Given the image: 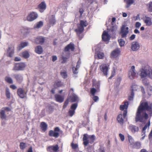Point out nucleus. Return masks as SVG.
<instances>
[{
  "mask_svg": "<svg viewBox=\"0 0 152 152\" xmlns=\"http://www.w3.org/2000/svg\"><path fill=\"white\" fill-rule=\"evenodd\" d=\"M146 110L151 112L152 114V108L151 106L148 105V103L146 102H141L137 108L135 118L136 122L140 121L145 122L148 118V114L145 112Z\"/></svg>",
  "mask_w": 152,
  "mask_h": 152,
  "instance_id": "obj_1",
  "label": "nucleus"
},
{
  "mask_svg": "<svg viewBox=\"0 0 152 152\" xmlns=\"http://www.w3.org/2000/svg\"><path fill=\"white\" fill-rule=\"evenodd\" d=\"M139 75L141 78L148 76L152 79V70L148 66H146L140 69Z\"/></svg>",
  "mask_w": 152,
  "mask_h": 152,
  "instance_id": "obj_2",
  "label": "nucleus"
},
{
  "mask_svg": "<svg viewBox=\"0 0 152 152\" xmlns=\"http://www.w3.org/2000/svg\"><path fill=\"white\" fill-rule=\"evenodd\" d=\"M88 25V22L86 21L80 20V23L78 25V28L75 30V31L77 34L82 33L84 30V27H86Z\"/></svg>",
  "mask_w": 152,
  "mask_h": 152,
  "instance_id": "obj_3",
  "label": "nucleus"
},
{
  "mask_svg": "<svg viewBox=\"0 0 152 152\" xmlns=\"http://www.w3.org/2000/svg\"><path fill=\"white\" fill-rule=\"evenodd\" d=\"M38 15L35 12H32L29 14L27 16L26 19L29 21H32L36 19L38 17Z\"/></svg>",
  "mask_w": 152,
  "mask_h": 152,
  "instance_id": "obj_4",
  "label": "nucleus"
},
{
  "mask_svg": "<svg viewBox=\"0 0 152 152\" xmlns=\"http://www.w3.org/2000/svg\"><path fill=\"white\" fill-rule=\"evenodd\" d=\"M127 111L124 110V111L123 115L120 114L118 116L117 119L118 122L120 124H122L124 123V119L126 118Z\"/></svg>",
  "mask_w": 152,
  "mask_h": 152,
  "instance_id": "obj_5",
  "label": "nucleus"
},
{
  "mask_svg": "<svg viewBox=\"0 0 152 152\" xmlns=\"http://www.w3.org/2000/svg\"><path fill=\"white\" fill-rule=\"evenodd\" d=\"M136 75V72L135 69V66H133L131 67L130 70L129 71L128 76L130 79L132 80L135 78Z\"/></svg>",
  "mask_w": 152,
  "mask_h": 152,
  "instance_id": "obj_6",
  "label": "nucleus"
},
{
  "mask_svg": "<svg viewBox=\"0 0 152 152\" xmlns=\"http://www.w3.org/2000/svg\"><path fill=\"white\" fill-rule=\"evenodd\" d=\"M129 28L126 27L125 26H122L121 32V37L122 38L125 37L126 36L127 34L129 33Z\"/></svg>",
  "mask_w": 152,
  "mask_h": 152,
  "instance_id": "obj_7",
  "label": "nucleus"
},
{
  "mask_svg": "<svg viewBox=\"0 0 152 152\" xmlns=\"http://www.w3.org/2000/svg\"><path fill=\"white\" fill-rule=\"evenodd\" d=\"M26 65L24 63L17 64L15 66L14 69L16 71L22 70L24 69Z\"/></svg>",
  "mask_w": 152,
  "mask_h": 152,
  "instance_id": "obj_8",
  "label": "nucleus"
},
{
  "mask_svg": "<svg viewBox=\"0 0 152 152\" xmlns=\"http://www.w3.org/2000/svg\"><path fill=\"white\" fill-rule=\"evenodd\" d=\"M77 104L74 103L71 106L69 112V114L70 116H72L75 114V110L77 107Z\"/></svg>",
  "mask_w": 152,
  "mask_h": 152,
  "instance_id": "obj_9",
  "label": "nucleus"
},
{
  "mask_svg": "<svg viewBox=\"0 0 152 152\" xmlns=\"http://www.w3.org/2000/svg\"><path fill=\"white\" fill-rule=\"evenodd\" d=\"M39 10L41 12H43L46 8V4L44 1L42 2L37 7Z\"/></svg>",
  "mask_w": 152,
  "mask_h": 152,
  "instance_id": "obj_10",
  "label": "nucleus"
},
{
  "mask_svg": "<svg viewBox=\"0 0 152 152\" xmlns=\"http://www.w3.org/2000/svg\"><path fill=\"white\" fill-rule=\"evenodd\" d=\"M17 93L18 96L22 98L26 97V92L22 88H19L18 90Z\"/></svg>",
  "mask_w": 152,
  "mask_h": 152,
  "instance_id": "obj_11",
  "label": "nucleus"
},
{
  "mask_svg": "<svg viewBox=\"0 0 152 152\" xmlns=\"http://www.w3.org/2000/svg\"><path fill=\"white\" fill-rule=\"evenodd\" d=\"M100 70L104 75H107L108 70V67L105 64H102L100 66Z\"/></svg>",
  "mask_w": 152,
  "mask_h": 152,
  "instance_id": "obj_12",
  "label": "nucleus"
},
{
  "mask_svg": "<svg viewBox=\"0 0 152 152\" xmlns=\"http://www.w3.org/2000/svg\"><path fill=\"white\" fill-rule=\"evenodd\" d=\"M140 45L138 42H134L132 43L131 49L133 51H137L140 48Z\"/></svg>",
  "mask_w": 152,
  "mask_h": 152,
  "instance_id": "obj_13",
  "label": "nucleus"
},
{
  "mask_svg": "<svg viewBox=\"0 0 152 152\" xmlns=\"http://www.w3.org/2000/svg\"><path fill=\"white\" fill-rule=\"evenodd\" d=\"M14 47L13 45L9 46L8 49L7 50V54L8 56L11 57L14 53Z\"/></svg>",
  "mask_w": 152,
  "mask_h": 152,
  "instance_id": "obj_14",
  "label": "nucleus"
},
{
  "mask_svg": "<svg viewBox=\"0 0 152 152\" xmlns=\"http://www.w3.org/2000/svg\"><path fill=\"white\" fill-rule=\"evenodd\" d=\"M102 38L103 40L104 41H107L110 40V36L108 34L107 32L104 31L102 35Z\"/></svg>",
  "mask_w": 152,
  "mask_h": 152,
  "instance_id": "obj_15",
  "label": "nucleus"
},
{
  "mask_svg": "<svg viewBox=\"0 0 152 152\" xmlns=\"http://www.w3.org/2000/svg\"><path fill=\"white\" fill-rule=\"evenodd\" d=\"M120 51L118 49H116L112 51L111 54V58H116L120 54Z\"/></svg>",
  "mask_w": 152,
  "mask_h": 152,
  "instance_id": "obj_16",
  "label": "nucleus"
},
{
  "mask_svg": "<svg viewBox=\"0 0 152 152\" xmlns=\"http://www.w3.org/2000/svg\"><path fill=\"white\" fill-rule=\"evenodd\" d=\"M59 147L58 145H56L55 146H51L48 148L47 150L48 151L52 152V151L54 152H56L58 149Z\"/></svg>",
  "mask_w": 152,
  "mask_h": 152,
  "instance_id": "obj_17",
  "label": "nucleus"
},
{
  "mask_svg": "<svg viewBox=\"0 0 152 152\" xmlns=\"http://www.w3.org/2000/svg\"><path fill=\"white\" fill-rule=\"evenodd\" d=\"M43 25V22L42 21H40L35 23L33 27L35 29H38L42 27Z\"/></svg>",
  "mask_w": 152,
  "mask_h": 152,
  "instance_id": "obj_18",
  "label": "nucleus"
},
{
  "mask_svg": "<svg viewBox=\"0 0 152 152\" xmlns=\"http://www.w3.org/2000/svg\"><path fill=\"white\" fill-rule=\"evenodd\" d=\"M74 49V45L72 43L68 45L65 48V51H68L69 50H71V51H73Z\"/></svg>",
  "mask_w": 152,
  "mask_h": 152,
  "instance_id": "obj_19",
  "label": "nucleus"
},
{
  "mask_svg": "<svg viewBox=\"0 0 152 152\" xmlns=\"http://www.w3.org/2000/svg\"><path fill=\"white\" fill-rule=\"evenodd\" d=\"M137 85H134L132 86V89L131 92V94L129 97V99L130 100H132L133 99V97L134 96V93L133 92V91L137 90L135 88H137Z\"/></svg>",
  "mask_w": 152,
  "mask_h": 152,
  "instance_id": "obj_20",
  "label": "nucleus"
},
{
  "mask_svg": "<svg viewBox=\"0 0 152 152\" xmlns=\"http://www.w3.org/2000/svg\"><path fill=\"white\" fill-rule=\"evenodd\" d=\"M45 39L42 37H39L35 39V42L37 44H42L45 42Z\"/></svg>",
  "mask_w": 152,
  "mask_h": 152,
  "instance_id": "obj_21",
  "label": "nucleus"
},
{
  "mask_svg": "<svg viewBox=\"0 0 152 152\" xmlns=\"http://www.w3.org/2000/svg\"><path fill=\"white\" fill-rule=\"evenodd\" d=\"M55 98L56 100L59 102H62L64 99L63 96L58 94H56L55 95Z\"/></svg>",
  "mask_w": 152,
  "mask_h": 152,
  "instance_id": "obj_22",
  "label": "nucleus"
},
{
  "mask_svg": "<svg viewBox=\"0 0 152 152\" xmlns=\"http://www.w3.org/2000/svg\"><path fill=\"white\" fill-rule=\"evenodd\" d=\"M49 135L50 136H53L57 138L59 135V133L58 132H54L53 130H50L49 131Z\"/></svg>",
  "mask_w": 152,
  "mask_h": 152,
  "instance_id": "obj_23",
  "label": "nucleus"
},
{
  "mask_svg": "<svg viewBox=\"0 0 152 152\" xmlns=\"http://www.w3.org/2000/svg\"><path fill=\"white\" fill-rule=\"evenodd\" d=\"M112 26L110 27L109 26L108 27V29L109 30V31L115 32L117 29V26L115 24Z\"/></svg>",
  "mask_w": 152,
  "mask_h": 152,
  "instance_id": "obj_24",
  "label": "nucleus"
},
{
  "mask_svg": "<svg viewBox=\"0 0 152 152\" xmlns=\"http://www.w3.org/2000/svg\"><path fill=\"white\" fill-rule=\"evenodd\" d=\"M128 141L130 143V146L131 147H132L134 146V144L135 142H134V140L132 137L129 135L128 136Z\"/></svg>",
  "mask_w": 152,
  "mask_h": 152,
  "instance_id": "obj_25",
  "label": "nucleus"
},
{
  "mask_svg": "<svg viewBox=\"0 0 152 152\" xmlns=\"http://www.w3.org/2000/svg\"><path fill=\"white\" fill-rule=\"evenodd\" d=\"M130 129L131 130V131L135 133L136 132H137L139 130V128L135 126H129Z\"/></svg>",
  "mask_w": 152,
  "mask_h": 152,
  "instance_id": "obj_26",
  "label": "nucleus"
},
{
  "mask_svg": "<svg viewBox=\"0 0 152 152\" xmlns=\"http://www.w3.org/2000/svg\"><path fill=\"white\" fill-rule=\"evenodd\" d=\"M42 48L40 46H38L35 49V52L39 54H41L42 52Z\"/></svg>",
  "mask_w": 152,
  "mask_h": 152,
  "instance_id": "obj_27",
  "label": "nucleus"
},
{
  "mask_svg": "<svg viewBox=\"0 0 152 152\" xmlns=\"http://www.w3.org/2000/svg\"><path fill=\"white\" fill-rule=\"evenodd\" d=\"M150 125V121H149L148 123L147 124H146L144 127L142 129V135L143 136V134H144L145 133V130L147 129V128H149V127Z\"/></svg>",
  "mask_w": 152,
  "mask_h": 152,
  "instance_id": "obj_28",
  "label": "nucleus"
},
{
  "mask_svg": "<svg viewBox=\"0 0 152 152\" xmlns=\"http://www.w3.org/2000/svg\"><path fill=\"white\" fill-rule=\"evenodd\" d=\"M129 105L128 102H125L124 104L123 105H121L120 106V109L121 110H123L124 109H125L126 110H126L127 111V109L128 107V105Z\"/></svg>",
  "mask_w": 152,
  "mask_h": 152,
  "instance_id": "obj_29",
  "label": "nucleus"
},
{
  "mask_svg": "<svg viewBox=\"0 0 152 152\" xmlns=\"http://www.w3.org/2000/svg\"><path fill=\"white\" fill-rule=\"evenodd\" d=\"M55 22L56 20L55 16L52 15L50 18L49 23L50 24L53 25L55 24Z\"/></svg>",
  "mask_w": 152,
  "mask_h": 152,
  "instance_id": "obj_30",
  "label": "nucleus"
},
{
  "mask_svg": "<svg viewBox=\"0 0 152 152\" xmlns=\"http://www.w3.org/2000/svg\"><path fill=\"white\" fill-rule=\"evenodd\" d=\"M145 23L148 25L150 26L151 24V19L149 17H145Z\"/></svg>",
  "mask_w": 152,
  "mask_h": 152,
  "instance_id": "obj_31",
  "label": "nucleus"
},
{
  "mask_svg": "<svg viewBox=\"0 0 152 152\" xmlns=\"http://www.w3.org/2000/svg\"><path fill=\"white\" fill-rule=\"evenodd\" d=\"M40 126L42 130L43 131H45L46 130L47 128V125L44 122H42Z\"/></svg>",
  "mask_w": 152,
  "mask_h": 152,
  "instance_id": "obj_32",
  "label": "nucleus"
},
{
  "mask_svg": "<svg viewBox=\"0 0 152 152\" xmlns=\"http://www.w3.org/2000/svg\"><path fill=\"white\" fill-rule=\"evenodd\" d=\"M124 1L127 4L126 6L127 8L129 7L130 5L133 4L134 2V0H124Z\"/></svg>",
  "mask_w": 152,
  "mask_h": 152,
  "instance_id": "obj_33",
  "label": "nucleus"
},
{
  "mask_svg": "<svg viewBox=\"0 0 152 152\" xmlns=\"http://www.w3.org/2000/svg\"><path fill=\"white\" fill-rule=\"evenodd\" d=\"M22 55L23 57L26 58H28L30 56L29 52L27 51H25L22 53Z\"/></svg>",
  "mask_w": 152,
  "mask_h": 152,
  "instance_id": "obj_34",
  "label": "nucleus"
},
{
  "mask_svg": "<svg viewBox=\"0 0 152 152\" xmlns=\"http://www.w3.org/2000/svg\"><path fill=\"white\" fill-rule=\"evenodd\" d=\"M140 143L138 142H135L134 144V146H132V148H139L140 147Z\"/></svg>",
  "mask_w": 152,
  "mask_h": 152,
  "instance_id": "obj_35",
  "label": "nucleus"
},
{
  "mask_svg": "<svg viewBox=\"0 0 152 152\" xmlns=\"http://www.w3.org/2000/svg\"><path fill=\"white\" fill-rule=\"evenodd\" d=\"M6 95L8 99H10L11 97V94L10 92L9 89L8 88L6 89Z\"/></svg>",
  "mask_w": 152,
  "mask_h": 152,
  "instance_id": "obj_36",
  "label": "nucleus"
},
{
  "mask_svg": "<svg viewBox=\"0 0 152 152\" xmlns=\"http://www.w3.org/2000/svg\"><path fill=\"white\" fill-rule=\"evenodd\" d=\"M20 148L23 150L26 147V145L25 143L23 142L20 143Z\"/></svg>",
  "mask_w": 152,
  "mask_h": 152,
  "instance_id": "obj_37",
  "label": "nucleus"
},
{
  "mask_svg": "<svg viewBox=\"0 0 152 152\" xmlns=\"http://www.w3.org/2000/svg\"><path fill=\"white\" fill-rule=\"evenodd\" d=\"M118 42L120 45L121 47H122L124 46L125 43V42L123 39H118Z\"/></svg>",
  "mask_w": 152,
  "mask_h": 152,
  "instance_id": "obj_38",
  "label": "nucleus"
},
{
  "mask_svg": "<svg viewBox=\"0 0 152 152\" xmlns=\"http://www.w3.org/2000/svg\"><path fill=\"white\" fill-rule=\"evenodd\" d=\"M61 76L64 78H66L67 77V75L66 71H63L61 72Z\"/></svg>",
  "mask_w": 152,
  "mask_h": 152,
  "instance_id": "obj_39",
  "label": "nucleus"
},
{
  "mask_svg": "<svg viewBox=\"0 0 152 152\" xmlns=\"http://www.w3.org/2000/svg\"><path fill=\"white\" fill-rule=\"evenodd\" d=\"M97 55L98 56V58H99L101 59L104 56V54L103 53L101 52H97Z\"/></svg>",
  "mask_w": 152,
  "mask_h": 152,
  "instance_id": "obj_40",
  "label": "nucleus"
},
{
  "mask_svg": "<svg viewBox=\"0 0 152 152\" xmlns=\"http://www.w3.org/2000/svg\"><path fill=\"white\" fill-rule=\"evenodd\" d=\"M6 117V115L5 114V112L4 110H2L1 112V118L2 119H5Z\"/></svg>",
  "mask_w": 152,
  "mask_h": 152,
  "instance_id": "obj_41",
  "label": "nucleus"
},
{
  "mask_svg": "<svg viewBox=\"0 0 152 152\" xmlns=\"http://www.w3.org/2000/svg\"><path fill=\"white\" fill-rule=\"evenodd\" d=\"M5 80L10 83H13L12 78L9 77H6Z\"/></svg>",
  "mask_w": 152,
  "mask_h": 152,
  "instance_id": "obj_42",
  "label": "nucleus"
},
{
  "mask_svg": "<svg viewBox=\"0 0 152 152\" xmlns=\"http://www.w3.org/2000/svg\"><path fill=\"white\" fill-rule=\"evenodd\" d=\"M28 45V43L27 42H24L21 43L20 46L22 48H23Z\"/></svg>",
  "mask_w": 152,
  "mask_h": 152,
  "instance_id": "obj_43",
  "label": "nucleus"
},
{
  "mask_svg": "<svg viewBox=\"0 0 152 152\" xmlns=\"http://www.w3.org/2000/svg\"><path fill=\"white\" fill-rule=\"evenodd\" d=\"M147 91L149 95H151L152 93V86H149L147 88Z\"/></svg>",
  "mask_w": 152,
  "mask_h": 152,
  "instance_id": "obj_44",
  "label": "nucleus"
},
{
  "mask_svg": "<svg viewBox=\"0 0 152 152\" xmlns=\"http://www.w3.org/2000/svg\"><path fill=\"white\" fill-rule=\"evenodd\" d=\"M77 99V97L76 95H73L71 98L72 101L73 102L76 101Z\"/></svg>",
  "mask_w": 152,
  "mask_h": 152,
  "instance_id": "obj_45",
  "label": "nucleus"
},
{
  "mask_svg": "<svg viewBox=\"0 0 152 152\" xmlns=\"http://www.w3.org/2000/svg\"><path fill=\"white\" fill-rule=\"evenodd\" d=\"M79 67V66L78 65V64H77L76 66V67H73L72 68V70L73 71V72L74 74H77V68H78Z\"/></svg>",
  "mask_w": 152,
  "mask_h": 152,
  "instance_id": "obj_46",
  "label": "nucleus"
},
{
  "mask_svg": "<svg viewBox=\"0 0 152 152\" xmlns=\"http://www.w3.org/2000/svg\"><path fill=\"white\" fill-rule=\"evenodd\" d=\"M96 90L94 88H91V93L93 96H94L95 95V93H96Z\"/></svg>",
  "mask_w": 152,
  "mask_h": 152,
  "instance_id": "obj_47",
  "label": "nucleus"
},
{
  "mask_svg": "<svg viewBox=\"0 0 152 152\" xmlns=\"http://www.w3.org/2000/svg\"><path fill=\"white\" fill-rule=\"evenodd\" d=\"M119 136L121 141L122 142L124 141L125 139L124 135L121 133H120L119 134Z\"/></svg>",
  "mask_w": 152,
  "mask_h": 152,
  "instance_id": "obj_48",
  "label": "nucleus"
},
{
  "mask_svg": "<svg viewBox=\"0 0 152 152\" xmlns=\"http://www.w3.org/2000/svg\"><path fill=\"white\" fill-rule=\"evenodd\" d=\"M148 10L150 12H152V2H150L148 4Z\"/></svg>",
  "mask_w": 152,
  "mask_h": 152,
  "instance_id": "obj_49",
  "label": "nucleus"
},
{
  "mask_svg": "<svg viewBox=\"0 0 152 152\" xmlns=\"http://www.w3.org/2000/svg\"><path fill=\"white\" fill-rule=\"evenodd\" d=\"M15 77L18 80H20L22 79V77L21 75H15Z\"/></svg>",
  "mask_w": 152,
  "mask_h": 152,
  "instance_id": "obj_50",
  "label": "nucleus"
},
{
  "mask_svg": "<svg viewBox=\"0 0 152 152\" xmlns=\"http://www.w3.org/2000/svg\"><path fill=\"white\" fill-rule=\"evenodd\" d=\"M71 146L72 148L73 149H76L78 147V145L77 144H74L72 142L71 144Z\"/></svg>",
  "mask_w": 152,
  "mask_h": 152,
  "instance_id": "obj_51",
  "label": "nucleus"
},
{
  "mask_svg": "<svg viewBox=\"0 0 152 152\" xmlns=\"http://www.w3.org/2000/svg\"><path fill=\"white\" fill-rule=\"evenodd\" d=\"M83 141L88 140V134H85L83 135Z\"/></svg>",
  "mask_w": 152,
  "mask_h": 152,
  "instance_id": "obj_52",
  "label": "nucleus"
},
{
  "mask_svg": "<svg viewBox=\"0 0 152 152\" xmlns=\"http://www.w3.org/2000/svg\"><path fill=\"white\" fill-rule=\"evenodd\" d=\"M93 86H95L96 88H97V89H98L99 87L100 84L99 82L96 83V84H95V83H94L93 84Z\"/></svg>",
  "mask_w": 152,
  "mask_h": 152,
  "instance_id": "obj_53",
  "label": "nucleus"
},
{
  "mask_svg": "<svg viewBox=\"0 0 152 152\" xmlns=\"http://www.w3.org/2000/svg\"><path fill=\"white\" fill-rule=\"evenodd\" d=\"M99 152H105V149L102 147H100L99 149Z\"/></svg>",
  "mask_w": 152,
  "mask_h": 152,
  "instance_id": "obj_54",
  "label": "nucleus"
},
{
  "mask_svg": "<svg viewBox=\"0 0 152 152\" xmlns=\"http://www.w3.org/2000/svg\"><path fill=\"white\" fill-rule=\"evenodd\" d=\"M141 25L140 23L139 22H136L135 25V26L137 28H139Z\"/></svg>",
  "mask_w": 152,
  "mask_h": 152,
  "instance_id": "obj_55",
  "label": "nucleus"
},
{
  "mask_svg": "<svg viewBox=\"0 0 152 152\" xmlns=\"http://www.w3.org/2000/svg\"><path fill=\"white\" fill-rule=\"evenodd\" d=\"M93 96H94L93 98V100L95 102H96L98 99L99 97L97 96H95L94 95Z\"/></svg>",
  "mask_w": 152,
  "mask_h": 152,
  "instance_id": "obj_56",
  "label": "nucleus"
},
{
  "mask_svg": "<svg viewBox=\"0 0 152 152\" xmlns=\"http://www.w3.org/2000/svg\"><path fill=\"white\" fill-rule=\"evenodd\" d=\"M68 103H69L68 100H66L64 103V105L63 106V107L64 108L66 107V106H67V105L68 104Z\"/></svg>",
  "mask_w": 152,
  "mask_h": 152,
  "instance_id": "obj_57",
  "label": "nucleus"
},
{
  "mask_svg": "<svg viewBox=\"0 0 152 152\" xmlns=\"http://www.w3.org/2000/svg\"><path fill=\"white\" fill-rule=\"evenodd\" d=\"M91 141L92 142H94V140L95 139V136L94 135H92L91 137V138L90 139Z\"/></svg>",
  "mask_w": 152,
  "mask_h": 152,
  "instance_id": "obj_58",
  "label": "nucleus"
},
{
  "mask_svg": "<svg viewBox=\"0 0 152 152\" xmlns=\"http://www.w3.org/2000/svg\"><path fill=\"white\" fill-rule=\"evenodd\" d=\"M135 37V35L134 34L132 35L129 37V39L131 40H133Z\"/></svg>",
  "mask_w": 152,
  "mask_h": 152,
  "instance_id": "obj_59",
  "label": "nucleus"
},
{
  "mask_svg": "<svg viewBox=\"0 0 152 152\" xmlns=\"http://www.w3.org/2000/svg\"><path fill=\"white\" fill-rule=\"evenodd\" d=\"M83 141V144L84 145L86 146H87L88 144L89 143V140H84Z\"/></svg>",
  "mask_w": 152,
  "mask_h": 152,
  "instance_id": "obj_60",
  "label": "nucleus"
},
{
  "mask_svg": "<svg viewBox=\"0 0 152 152\" xmlns=\"http://www.w3.org/2000/svg\"><path fill=\"white\" fill-rule=\"evenodd\" d=\"M10 88L14 90L15 89L17 88L16 86L14 85H10Z\"/></svg>",
  "mask_w": 152,
  "mask_h": 152,
  "instance_id": "obj_61",
  "label": "nucleus"
},
{
  "mask_svg": "<svg viewBox=\"0 0 152 152\" xmlns=\"http://www.w3.org/2000/svg\"><path fill=\"white\" fill-rule=\"evenodd\" d=\"M57 59V57L56 56H52V60L53 62L55 61Z\"/></svg>",
  "mask_w": 152,
  "mask_h": 152,
  "instance_id": "obj_62",
  "label": "nucleus"
},
{
  "mask_svg": "<svg viewBox=\"0 0 152 152\" xmlns=\"http://www.w3.org/2000/svg\"><path fill=\"white\" fill-rule=\"evenodd\" d=\"M68 58H66L64 57H62V59L63 60V62L65 63L67 61V59Z\"/></svg>",
  "mask_w": 152,
  "mask_h": 152,
  "instance_id": "obj_63",
  "label": "nucleus"
},
{
  "mask_svg": "<svg viewBox=\"0 0 152 152\" xmlns=\"http://www.w3.org/2000/svg\"><path fill=\"white\" fill-rule=\"evenodd\" d=\"M27 152H33L32 148V147H31L29 148Z\"/></svg>",
  "mask_w": 152,
  "mask_h": 152,
  "instance_id": "obj_64",
  "label": "nucleus"
}]
</instances>
